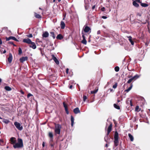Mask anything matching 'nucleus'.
Segmentation results:
<instances>
[{
    "instance_id": "1",
    "label": "nucleus",
    "mask_w": 150,
    "mask_h": 150,
    "mask_svg": "<svg viewBox=\"0 0 150 150\" xmlns=\"http://www.w3.org/2000/svg\"><path fill=\"white\" fill-rule=\"evenodd\" d=\"M17 143H16L13 145V147L14 149L20 148L23 147V141L21 139L18 138L17 140Z\"/></svg>"
},
{
    "instance_id": "2",
    "label": "nucleus",
    "mask_w": 150,
    "mask_h": 150,
    "mask_svg": "<svg viewBox=\"0 0 150 150\" xmlns=\"http://www.w3.org/2000/svg\"><path fill=\"white\" fill-rule=\"evenodd\" d=\"M114 145L115 146H117L118 145V134L117 132H115V135L114 136Z\"/></svg>"
},
{
    "instance_id": "3",
    "label": "nucleus",
    "mask_w": 150,
    "mask_h": 150,
    "mask_svg": "<svg viewBox=\"0 0 150 150\" xmlns=\"http://www.w3.org/2000/svg\"><path fill=\"white\" fill-rule=\"evenodd\" d=\"M61 126L59 124L56 125L55 126V132L56 134H59L60 132Z\"/></svg>"
},
{
    "instance_id": "4",
    "label": "nucleus",
    "mask_w": 150,
    "mask_h": 150,
    "mask_svg": "<svg viewBox=\"0 0 150 150\" xmlns=\"http://www.w3.org/2000/svg\"><path fill=\"white\" fill-rule=\"evenodd\" d=\"M139 76H140L138 74H136L134 76L132 77L130 79L127 81V83H130L133 80H135L138 78Z\"/></svg>"
},
{
    "instance_id": "5",
    "label": "nucleus",
    "mask_w": 150,
    "mask_h": 150,
    "mask_svg": "<svg viewBox=\"0 0 150 150\" xmlns=\"http://www.w3.org/2000/svg\"><path fill=\"white\" fill-rule=\"evenodd\" d=\"M14 125L18 130L21 131L23 129V126L21 125L19 123L16 122L14 123Z\"/></svg>"
},
{
    "instance_id": "6",
    "label": "nucleus",
    "mask_w": 150,
    "mask_h": 150,
    "mask_svg": "<svg viewBox=\"0 0 150 150\" xmlns=\"http://www.w3.org/2000/svg\"><path fill=\"white\" fill-rule=\"evenodd\" d=\"M112 124H111L108 127V130H107V136H106V137H105V141L106 142H107V141L106 140V138H108V137L109 134L112 130Z\"/></svg>"
},
{
    "instance_id": "7",
    "label": "nucleus",
    "mask_w": 150,
    "mask_h": 150,
    "mask_svg": "<svg viewBox=\"0 0 150 150\" xmlns=\"http://www.w3.org/2000/svg\"><path fill=\"white\" fill-rule=\"evenodd\" d=\"M84 31L86 33H90L91 32V29L88 26H84L83 28Z\"/></svg>"
},
{
    "instance_id": "8",
    "label": "nucleus",
    "mask_w": 150,
    "mask_h": 150,
    "mask_svg": "<svg viewBox=\"0 0 150 150\" xmlns=\"http://www.w3.org/2000/svg\"><path fill=\"white\" fill-rule=\"evenodd\" d=\"M51 56L52 57V59H53L54 60L55 62L57 64H59V62L56 57H55L54 55V54H52L51 55Z\"/></svg>"
},
{
    "instance_id": "9",
    "label": "nucleus",
    "mask_w": 150,
    "mask_h": 150,
    "mask_svg": "<svg viewBox=\"0 0 150 150\" xmlns=\"http://www.w3.org/2000/svg\"><path fill=\"white\" fill-rule=\"evenodd\" d=\"M23 42L28 44H30L32 42L31 40L28 38H25L23 39Z\"/></svg>"
},
{
    "instance_id": "10",
    "label": "nucleus",
    "mask_w": 150,
    "mask_h": 150,
    "mask_svg": "<svg viewBox=\"0 0 150 150\" xmlns=\"http://www.w3.org/2000/svg\"><path fill=\"white\" fill-rule=\"evenodd\" d=\"M10 142L11 144L14 145L16 142V138L14 137H12L10 139Z\"/></svg>"
},
{
    "instance_id": "11",
    "label": "nucleus",
    "mask_w": 150,
    "mask_h": 150,
    "mask_svg": "<svg viewBox=\"0 0 150 150\" xmlns=\"http://www.w3.org/2000/svg\"><path fill=\"white\" fill-rule=\"evenodd\" d=\"M82 37L83 38V40L81 41V43L85 45L87 44V41L86 40L85 37L83 33H82Z\"/></svg>"
},
{
    "instance_id": "12",
    "label": "nucleus",
    "mask_w": 150,
    "mask_h": 150,
    "mask_svg": "<svg viewBox=\"0 0 150 150\" xmlns=\"http://www.w3.org/2000/svg\"><path fill=\"white\" fill-rule=\"evenodd\" d=\"M12 39L16 41H18V40L15 37L13 36H10L8 38H6V41H8Z\"/></svg>"
},
{
    "instance_id": "13",
    "label": "nucleus",
    "mask_w": 150,
    "mask_h": 150,
    "mask_svg": "<svg viewBox=\"0 0 150 150\" xmlns=\"http://www.w3.org/2000/svg\"><path fill=\"white\" fill-rule=\"evenodd\" d=\"M28 58L27 57H23L22 58H20V61L21 62L23 63L24 61L27 60Z\"/></svg>"
},
{
    "instance_id": "14",
    "label": "nucleus",
    "mask_w": 150,
    "mask_h": 150,
    "mask_svg": "<svg viewBox=\"0 0 150 150\" xmlns=\"http://www.w3.org/2000/svg\"><path fill=\"white\" fill-rule=\"evenodd\" d=\"M30 44L31 45L29 46L30 47L32 48L33 49H36V46L34 42H32Z\"/></svg>"
},
{
    "instance_id": "15",
    "label": "nucleus",
    "mask_w": 150,
    "mask_h": 150,
    "mask_svg": "<svg viewBox=\"0 0 150 150\" xmlns=\"http://www.w3.org/2000/svg\"><path fill=\"white\" fill-rule=\"evenodd\" d=\"M61 28V29H63L65 28V24L62 21H61L60 24Z\"/></svg>"
},
{
    "instance_id": "16",
    "label": "nucleus",
    "mask_w": 150,
    "mask_h": 150,
    "mask_svg": "<svg viewBox=\"0 0 150 150\" xmlns=\"http://www.w3.org/2000/svg\"><path fill=\"white\" fill-rule=\"evenodd\" d=\"M12 56L11 54H9V56L8 58V61L9 63H11L12 60Z\"/></svg>"
},
{
    "instance_id": "17",
    "label": "nucleus",
    "mask_w": 150,
    "mask_h": 150,
    "mask_svg": "<svg viewBox=\"0 0 150 150\" xmlns=\"http://www.w3.org/2000/svg\"><path fill=\"white\" fill-rule=\"evenodd\" d=\"M74 112L76 114H77L80 112V111L79 108H76L74 109L73 110Z\"/></svg>"
},
{
    "instance_id": "18",
    "label": "nucleus",
    "mask_w": 150,
    "mask_h": 150,
    "mask_svg": "<svg viewBox=\"0 0 150 150\" xmlns=\"http://www.w3.org/2000/svg\"><path fill=\"white\" fill-rule=\"evenodd\" d=\"M71 126L73 127L74 124V118L72 115L71 116Z\"/></svg>"
},
{
    "instance_id": "19",
    "label": "nucleus",
    "mask_w": 150,
    "mask_h": 150,
    "mask_svg": "<svg viewBox=\"0 0 150 150\" xmlns=\"http://www.w3.org/2000/svg\"><path fill=\"white\" fill-rule=\"evenodd\" d=\"M56 38L57 39L62 40L63 38V37L61 34H59L57 35L56 37Z\"/></svg>"
},
{
    "instance_id": "20",
    "label": "nucleus",
    "mask_w": 150,
    "mask_h": 150,
    "mask_svg": "<svg viewBox=\"0 0 150 150\" xmlns=\"http://www.w3.org/2000/svg\"><path fill=\"white\" fill-rule=\"evenodd\" d=\"M133 86V85L132 83H131V84L130 86L127 89L125 90V91L126 92H128L132 88Z\"/></svg>"
},
{
    "instance_id": "21",
    "label": "nucleus",
    "mask_w": 150,
    "mask_h": 150,
    "mask_svg": "<svg viewBox=\"0 0 150 150\" xmlns=\"http://www.w3.org/2000/svg\"><path fill=\"white\" fill-rule=\"evenodd\" d=\"M128 136L130 139V141L132 142L134 140V138L133 136L130 134H128Z\"/></svg>"
},
{
    "instance_id": "22",
    "label": "nucleus",
    "mask_w": 150,
    "mask_h": 150,
    "mask_svg": "<svg viewBox=\"0 0 150 150\" xmlns=\"http://www.w3.org/2000/svg\"><path fill=\"white\" fill-rule=\"evenodd\" d=\"M129 40L130 42H131V44L132 45H134V42L132 40V38L131 36H129L128 37Z\"/></svg>"
},
{
    "instance_id": "23",
    "label": "nucleus",
    "mask_w": 150,
    "mask_h": 150,
    "mask_svg": "<svg viewBox=\"0 0 150 150\" xmlns=\"http://www.w3.org/2000/svg\"><path fill=\"white\" fill-rule=\"evenodd\" d=\"M49 137L50 138V141H52L53 140V135L52 133L51 132H50L49 134Z\"/></svg>"
},
{
    "instance_id": "24",
    "label": "nucleus",
    "mask_w": 150,
    "mask_h": 150,
    "mask_svg": "<svg viewBox=\"0 0 150 150\" xmlns=\"http://www.w3.org/2000/svg\"><path fill=\"white\" fill-rule=\"evenodd\" d=\"M4 88L6 90L8 91H10L11 90V88L8 86H6Z\"/></svg>"
},
{
    "instance_id": "25",
    "label": "nucleus",
    "mask_w": 150,
    "mask_h": 150,
    "mask_svg": "<svg viewBox=\"0 0 150 150\" xmlns=\"http://www.w3.org/2000/svg\"><path fill=\"white\" fill-rule=\"evenodd\" d=\"M133 5L136 7H138L139 6V5L138 4L136 1H134L133 2Z\"/></svg>"
},
{
    "instance_id": "26",
    "label": "nucleus",
    "mask_w": 150,
    "mask_h": 150,
    "mask_svg": "<svg viewBox=\"0 0 150 150\" xmlns=\"http://www.w3.org/2000/svg\"><path fill=\"white\" fill-rule=\"evenodd\" d=\"M141 5L142 6L144 7H146L148 6V4H145V3H141Z\"/></svg>"
},
{
    "instance_id": "27",
    "label": "nucleus",
    "mask_w": 150,
    "mask_h": 150,
    "mask_svg": "<svg viewBox=\"0 0 150 150\" xmlns=\"http://www.w3.org/2000/svg\"><path fill=\"white\" fill-rule=\"evenodd\" d=\"M3 122L6 124H8L10 122V121L8 120L4 119Z\"/></svg>"
},
{
    "instance_id": "28",
    "label": "nucleus",
    "mask_w": 150,
    "mask_h": 150,
    "mask_svg": "<svg viewBox=\"0 0 150 150\" xmlns=\"http://www.w3.org/2000/svg\"><path fill=\"white\" fill-rule=\"evenodd\" d=\"M114 107L117 109H120V106L115 104H114Z\"/></svg>"
},
{
    "instance_id": "29",
    "label": "nucleus",
    "mask_w": 150,
    "mask_h": 150,
    "mask_svg": "<svg viewBox=\"0 0 150 150\" xmlns=\"http://www.w3.org/2000/svg\"><path fill=\"white\" fill-rule=\"evenodd\" d=\"M51 36L53 37V39H54L55 38V36L54 35V33L53 32H51L50 33Z\"/></svg>"
},
{
    "instance_id": "30",
    "label": "nucleus",
    "mask_w": 150,
    "mask_h": 150,
    "mask_svg": "<svg viewBox=\"0 0 150 150\" xmlns=\"http://www.w3.org/2000/svg\"><path fill=\"white\" fill-rule=\"evenodd\" d=\"M43 38L47 37V32L45 31L42 35Z\"/></svg>"
},
{
    "instance_id": "31",
    "label": "nucleus",
    "mask_w": 150,
    "mask_h": 150,
    "mask_svg": "<svg viewBox=\"0 0 150 150\" xmlns=\"http://www.w3.org/2000/svg\"><path fill=\"white\" fill-rule=\"evenodd\" d=\"M49 74H48L50 76H52V70L51 69H50V68L49 69Z\"/></svg>"
},
{
    "instance_id": "32",
    "label": "nucleus",
    "mask_w": 150,
    "mask_h": 150,
    "mask_svg": "<svg viewBox=\"0 0 150 150\" xmlns=\"http://www.w3.org/2000/svg\"><path fill=\"white\" fill-rule=\"evenodd\" d=\"M35 16L36 18H41L40 15L36 13H35Z\"/></svg>"
},
{
    "instance_id": "33",
    "label": "nucleus",
    "mask_w": 150,
    "mask_h": 150,
    "mask_svg": "<svg viewBox=\"0 0 150 150\" xmlns=\"http://www.w3.org/2000/svg\"><path fill=\"white\" fill-rule=\"evenodd\" d=\"M50 46L51 47L50 49V50H54V47H52V46H53V44L52 43H51L50 42Z\"/></svg>"
},
{
    "instance_id": "34",
    "label": "nucleus",
    "mask_w": 150,
    "mask_h": 150,
    "mask_svg": "<svg viewBox=\"0 0 150 150\" xmlns=\"http://www.w3.org/2000/svg\"><path fill=\"white\" fill-rule=\"evenodd\" d=\"M115 70L116 72H118L119 70V68L117 66L115 68Z\"/></svg>"
},
{
    "instance_id": "35",
    "label": "nucleus",
    "mask_w": 150,
    "mask_h": 150,
    "mask_svg": "<svg viewBox=\"0 0 150 150\" xmlns=\"http://www.w3.org/2000/svg\"><path fill=\"white\" fill-rule=\"evenodd\" d=\"M98 91V89L96 90H95L94 91H91V93L92 94H94L96 93Z\"/></svg>"
},
{
    "instance_id": "36",
    "label": "nucleus",
    "mask_w": 150,
    "mask_h": 150,
    "mask_svg": "<svg viewBox=\"0 0 150 150\" xmlns=\"http://www.w3.org/2000/svg\"><path fill=\"white\" fill-rule=\"evenodd\" d=\"M63 105H64V108H65V109H67V108H67V105L65 104V103L64 102L63 103Z\"/></svg>"
},
{
    "instance_id": "37",
    "label": "nucleus",
    "mask_w": 150,
    "mask_h": 150,
    "mask_svg": "<svg viewBox=\"0 0 150 150\" xmlns=\"http://www.w3.org/2000/svg\"><path fill=\"white\" fill-rule=\"evenodd\" d=\"M22 53V50L20 47H19V48L18 50V54H21Z\"/></svg>"
},
{
    "instance_id": "38",
    "label": "nucleus",
    "mask_w": 150,
    "mask_h": 150,
    "mask_svg": "<svg viewBox=\"0 0 150 150\" xmlns=\"http://www.w3.org/2000/svg\"><path fill=\"white\" fill-rule=\"evenodd\" d=\"M139 107L138 106H136L135 109V110L137 112H139L140 111V110H139Z\"/></svg>"
},
{
    "instance_id": "39",
    "label": "nucleus",
    "mask_w": 150,
    "mask_h": 150,
    "mask_svg": "<svg viewBox=\"0 0 150 150\" xmlns=\"http://www.w3.org/2000/svg\"><path fill=\"white\" fill-rule=\"evenodd\" d=\"M0 144L1 146H3L4 144L3 143V141L2 139H0Z\"/></svg>"
},
{
    "instance_id": "40",
    "label": "nucleus",
    "mask_w": 150,
    "mask_h": 150,
    "mask_svg": "<svg viewBox=\"0 0 150 150\" xmlns=\"http://www.w3.org/2000/svg\"><path fill=\"white\" fill-rule=\"evenodd\" d=\"M83 101L85 102L86 101V100L87 99V97L86 96H83Z\"/></svg>"
},
{
    "instance_id": "41",
    "label": "nucleus",
    "mask_w": 150,
    "mask_h": 150,
    "mask_svg": "<svg viewBox=\"0 0 150 150\" xmlns=\"http://www.w3.org/2000/svg\"><path fill=\"white\" fill-rule=\"evenodd\" d=\"M117 86V83H115L114 85H113L112 86V88H116Z\"/></svg>"
},
{
    "instance_id": "42",
    "label": "nucleus",
    "mask_w": 150,
    "mask_h": 150,
    "mask_svg": "<svg viewBox=\"0 0 150 150\" xmlns=\"http://www.w3.org/2000/svg\"><path fill=\"white\" fill-rule=\"evenodd\" d=\"M27 36L29 38H31L33 37V35L32 34H30L29 35H27Z\"/></svg>"
},
{
    "instance_id": "43",
    "label": "nucleus",
    "mask_w": 150,
    "mask_h": 150,
    "mask_svg": "<svg viewBox=\"0 0 150 150\" xmlns=\"http://www.w3.org/2000/svg\"><path fill=\"white\" fill-rule=\"evenodd\" d=\"M100 9L101 11H105V9L104 7H102Z\"/></svg>"
},
{
    "instance_id": "44",
    "label": "nucleus",
    "mask_w": 150,
    "mask_h": 150,
    "mask_svg": "<svg viewBox=\"0 0 150 150\" xmlns=\"http://www.w3.org/2000/svg\"><path fill=\"white\" fill-rule=\"evenodd\" d=\"M33 96V95L30 93H29L27 95V97L29 98L30 96Z\"/></svg>"
},
{
    "instance_id": "45",
    "label": "nucleus",
    "mask_w": 150,
    "mask_h": 150,
    "mask_svg": "<svg viewBox=\"0 0 150 150\" xmlns=\"http://www.w3.org/2000/svg\"><path fill=\"white\" fill-rule=\"evenodd\" d=\"M65 110L66 111V112L67 114H69V111H68V108L66 109Z\"/></svg>"
},
{
    "instance_id": "46",
    "label": "nucleus",
    "mask_w": 150,
    "mask_h": 150,
    "mask_svg": "<svg viewBox=\"0 0 150 150\" xmlns=\"http://www.w3.org/2000/svg\"><path fill=\"white\" fill-rule=\"evenodd\" d=\"M136 1V2L140 3L141 4V3H142L140 1V0H135V1Z\"/></svg>"
},
{
    "instance_id": "47",
    "label": "nucleus",
    "mask_w": 150,
    "mask_h": 150,
    "mask_svg": "<svg viewBox=\"0 0 150 150\" xmlns=\"http://www.w3.org/2000/svg\"><path fill=\"white\" fill-rule=\"evenodd\" d=\"M102 18L104 19H105L107 18V17L106 16H102Z\"/></svg>"
},
{
    "instance_id": "48",
    "label": "nucleus",
    "mask_w": 150,
    "mask_h": 150,
    "mask_svg": "<svg viewBox=\"0 0 150 150\" xmlns=\"http://www.w3.org/2000/svg\"><path fill=\"white\" fill-rule=\"evenodd\" d=\"M130 105L131 106H132L133 105L132 103V100H130Z\"/></svg>"
},
{
    "instance_id": "49",
    "label": "nucleus",
    "mask_w": 150,
    "mask_h": 150,
    "mask_svg": "<svg viewBox=\"0 0 150 150\" xmlns=\"http://www.w3.org/2000/svg\"><path fill=\"white\" fill-rule=\"evenodd\" d=\"M69 72V69L68 68H67L66 69V73L68 74Z\"/></svg>"
},
{
    "instance_id": "50",
    "label": "nucleus",
    "mask_w": 150,
    "mask_h": 150,
    "mask_svg": "<svg viewBox=\"0 0 150 150\" xmlns=\"http://www.w3.org/2000/svg\"><path fill=\"white\" fill-rule=\"evenodd\" d=\"M100 33H101L100 31V30H98V31H97V34H100Z\"/></svg>"
},
{
    "instance_id": "51",
    "label": "nucleus",
    "mask_w": 150,
    "mask_h": 150,
    "mask_svg": "<svg viewBox=\"0 0 150 150\" xmlns=\"http://www.w3.org/2000/svg\"><path fill=\"white\" fill-rule=\"evenodd\" d=\"M20 92L22 94H24V92L22 90L20 91Z\"/></svg>"
},
{
    "instance_id": "52",
    "label": "nucleus",
    "mask_w": 150,
    "mask_h": 150,
    "mask_svg": "<svg viewBox=\"0 0 150 150\" xmlns=\"http://www.w3.org/2000/svg\"><path fill=\"white\" fill-rule=\"evenodd\" d=\"M59 2H60L61 0H57ZM53 2H55V0H53Z\"/></svg>"
},
{
    "instance_id": "53",
    "label": "nucleus",
    "mask_w": 150,
    "mask_h": 150,
    "mask_svg": "<svg viewBox=\"0 0 150 150\" xmlns=\"http://www.w3.org/2000/svg\"><path fill=\"white\" fill-rule=\"evenodd\" d=\"M95 5H94L92 7V9H93V10L95 8Z\"/></svg>"
},
{
    "instance_id": "54",
    "label": "nucleus",
    "mask_w": 150,
    "mask_h": 150,
    "mask_svg": "<svg viewBox=\"0 0 150 150\" xmlns=\"http://www.w3.org/2000/svg\"><path fill=\"white\" fill-rule=\"evenodd\" d=\"M2 44V41L0 39V45H1Z\"/></svg>"
},
{
    "instance_id": "55",
    "label": "nucleus",
    "mask_w": 150,
    "mask_h": 150,
    "mask_svg": "<svg viewBox=\"0 0 150 150\" xmlns=\"http://www.w3.org/2000/svg\"><path fill=\"white\" fill-rule=\"evenodd\" d=\"M73 86L72 85H71L69 87V88H70V89H71L72 87Z\"/></svg>"
},
{
    "instance_id": "56",
    "label": "nucleus",
    "mask_w": 150,
    "mask_h": 150,
    "mask_svg": "<svg viewBox=\"0 0 150 150\" xmlns=\"http://www.w3.org/2000/svg\"><path fill=\"white\" fill-rule=\"evenodd\" d=\"M42 146L43 147H44V146H45V143L44 142H43L42 143Z\"/></svg>"
},
{
    "instance_id": "57",
    "label": "nucleus",
    "mask_w": 150,
    "mask_h": 150,
    "mask_svg": "<svg viewBox=\"0 0 150 150\" xmlns=\"http://www.w3.org/2000/svg\"><path fill=\"white\" fill-rule=\"evenodd\" d=\"M6 50H4L3 51V53L4 54H5V53H6Z\"/></svg>"
},
{
    "instance_id": "58",
    "label": "nucleus",
    "mask_w": 150,
    "mask_h": 150,
    "mask_svg": "<svg viewBox=\"0 0 150 150\" xmlns=\"http://www.w3.org/2000/svg\"><path fill=\"white\" fill-rule=\"evenodd\" d=\"M105 146L107 147L108 146V145L107 144H105Z\"/></svg>"
},
{
    "instance_id": "59",
    "label": "nucleus",
    "mask_w": 150,
    "mask_h": 150,
    "mask_svg": "<svg viewBox=\"0 0 150 150\" xmlns=\"http://www.w3.org/2000/svg\"><path fill=\"white\" fill-rule=\"evenodd\" d=\"M2 81L1 79L0 78V83Z\"/></svg>"
},
{
    "instance_id": "60",
    "label": "nucleus",
    "mask_w": 150,
    "mask_h": 150,
    "mask_svg": "<svg viewBox=\"0 0 150 150\" xmlns=\"http://www.w3.org/2000/svg\"><path fill=\"white\" fill-rule=\"evenodd\" d=\"M90 41H91V40H89L88 41L89 42H90Z\"/></svg>"
},
{
    "instance_id": "61",
    "label": "nucleus",
    "mask_w": 150,
    "mask_h": 150,
    "mask_svg": "<svg viewBox=\"0 0 150 150\" xmlns=\"http://www.w3.org/2000/svg\"><path fill=\"white\" fill-rule=\"evenodd\" d=\"M0 119H2V118L0 117Z\"/></svg>"
},
{
    "instance_id": "62",
    "label": "nucleus",
    "mask_w": 150,
    "mask_h": 150,
    "mask_svg": "<svg viewBox=\"0 0 150 150\" xmlns=\"http://www.w3.org/2000/svg\"><path fill=\"white\" fill-rule=\"evenodd\" d=\"M117 101H118V102H119L120 101V100H117Z\"/></svg>"
},
{
    "instance_id": "63",
    "label": "nucleus",
    "mask_w": 150,
    "mask_h": 150,
    "mask_svg": "<svg viewBox=\"0 0 150 150\" xmlns=\"http://www.w3.org/2000/svg\"><path fill=\"white\" fill-rule=\"evenodd\" d=\"M64 18H63V20H64Z\"/></svg>"
},
{
    "instance_id": "64",
    "label": "nucleus",
    "mask_w": 150,
    "mask_h": 150,
    "mask_svg": "<svg viewBox=\"0 0 150 150\" xmlns=\"http://www.w3.org/2000/svg\"><path fill=\"white\" fill-rule=\"evenodd\" d=\"M39 8V9H41V8H40V7Z\"/></svg>"
}]
</instances>
